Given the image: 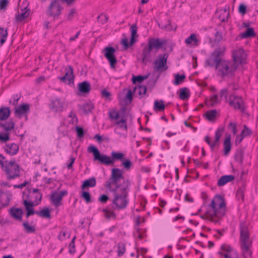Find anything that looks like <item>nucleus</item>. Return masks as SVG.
Returning <instances> with one entry per match:
<instances>
[{
  "mask_svg": "<svg viewBox=\"0 0 258 258\" xmlns=\"http://www.w3.org/2000/svg\"><path fill=\"white\" fill-rule=\"evenodd\" d=\"M211 102V106H214L215 104L219 103L220 101L218 99V97L217 94L212 96L210 99Z\"/></svg>",
  "mask_w": 258,
  "mask_h": 258,
  "instance_id": "obj_55",
  "label": "nucleus"
},
{
  "mask_svg": "<svg viewBox=\"0 0 258 258\" xmlns=\"http://www.w3.org/2000/svg\"><path fill=\"white\" fill-rule=\"evenodd\" d=\"M29 105L28 104L21 105L19 107L15 108V114L19 118H21L23 114L27 113L29 111Z\"/></svg>",
  "mask_w": 258,
  "mask_h": 258,
  "instance_id": "obj_20",
  "label": "nucleus"
},
{
  "mask_svg": "<svg viewBox=\"0 0 258 258\" xmlns=\"http://www.w3.org/2000/svg\"><path fill=\"white\" fill-rule=\"evenodd\" d=\"M78 90L76 94L78 96H85L88 94L91 90V85L88 81H84L77 85Z\"/></svg>",
  "mask_w": 258,
  "mask_h": 258,
  "instance_id": "obj_13",
  "label": "nucleus"
},
{
  "mask_svg": "<svg viewBox=\"0 0 258 258\" xmlns=\"http://www.w3.org/2000/svg\"><path fill=\"white\" fill-rule=\"evenodd\" d=\"M64 71V76L59 78L60 81L68 85L70 84L71 83H73L74 76L73 74V67L71 66H68L66 67Z\"/></svg>",
  "mask_w": 258,
  "mask_h": 258,
  "instance_id": "obj_12",
  "label": "nucleus"
},
{
  "mask_svg": "<svg viewBox=\"0 0 258 258\" xmlns=\"http://www.w3.org/2000/svg\"><path fill=\"white\" fill-rule=\"evenodd\" d=\"M2 169L5 172L8 180L14 179L20 176V166L15 160L6 161L5 165Z\"/></svg>",
  "mask_w": 258,
  "mask_h": 258,
  "instance_id": "obj_6",
  "label": "nucleus"
},
{
  "mask_svg": "<svg viewBox=\"0 0 258 258\" xmlns=\"http://www.w3.org/2000/svg\"><path fill=\"white\" fill-rule=\"evenodd\" d=\"M221 249L224 251L227 252V253H231L233 251H232V247L230 245L225 244L221 245Z\"/></svg>",
  "mask_w": 258,
  "mask_h": 258,
  "instance_id": "obj_62",
  "label": "nucleus"
},
{
  "mask_svg": "<svg viewBox=\"0 0 258 258\" xmlns=\"http://www.w3.org/2000/svg\"><path fill=\"white\" fill-rule=\"evenodd\" d=\"M235 179V176L232 175H226L222 176L218 180L217 185L222 186L227 183L232 181Z\"/></svg>",
  "mask_w": 258,
  "mask_h": 258,
  "instance_id": "obj_24",
  "label": "nucleus"
},
{
  "mask_svg": "<svg viewBox=\"0 0 258 258\" xmlns=\"http://www.w3.org/2000/svg\"><path fill=\"white\" fill-rule=\"evenodd\" d=\"M229 15V12L225 9L220 11V14L219 16V18L221 22H225L228 20V17Z\"/></svg>",
  "mask_w": 258,
  "mask_h": 258,
  "instance_id": "obj_47",
  "label": "nucleus"
},
{
  "mask_svg": "<svg viewBox=\"0 0 258 258\" xmlns=\"http://www.w3.org/2000/svg\"><path fill=\"white\" fill-rule=\"evenodd\" d=\"M101 95L102 98H104L106 101L111 100V93L106 90L104 89L101 91Z\"/></svg>",
  "mask_w": 258,
  "mask_h": 258,
  "instance_id": "obj_53",
  "label": "nucleus"
},
{
  "mask_svg": "<svg viewBox=\"0 0 258 258\" xmlns=\"http://www.w3.org/2000/svg\"><path fill=\"white\" fill-rule=\"evenodd\" d=\"M139 94L140 95H144L146 94L147 91V87L145 86L142 85L138 87Z\"/></svg>",
  "mask_w": 258,
  "mask_h": 258,
  "instance_id": "obj_64",
  "label": "nucleus"
},
{
  "mask_svg": "<svg viewBox=\"0 0 258 258\" xmlns=\"http://www.w3.org/2000/svg\"><path fill=\"white\" fill-rule=\"evenodd\" d=\"M75 237H74L73 239L72 240L71 242H70L69 244V253L70 254H74L75 252Z\"/></svg>",
  "mask_w": 258,
  "mask_h": 258,
  "instance_id": "obj_60",
  "label": "nucleus"
},
{
  "mask_svg": "<svg viewBox=\"0 0 258 258\" xmlns=\"http://www.w3.org/2000/svg\"><path fill=\"white\" fill-rule=\"evenodd\" d=\"M111 156L112 157V159H113L114 161L115 160H122L123 157V154L120 152H112Z\"/></svg>",
  "mask_w": 258,
  "mask_h": 258,
  "instance_id": "obj_54",
  "label": "nucleus"
},
{
  "mask_svg": "<svg viewBox=\"0 0 258 258\" xmlns=\"http://www.w3.org/2000/svg\"><path fill=\"white\" fill-rule=\"evenodd\" d=\"M131 186V182L128 179L124 180L123 185L119 188L114 189H109L112 191L113 199L112 203L117 209H124L128 203L127 198Z\"/></svg>",
  "mask_w": 258,
  "mask_h": 258,
  "instance_id": "obj_3",
  "label": "nucleus"
},
{
  "mask_svg": "<svg viewBox=\"0 0 258 258\" xmlns=\"http://www.w3.org/2000/svg\"><path fill=\"white\" fill-rule=\"evenodd\" d=\"M115 49L113 47H106L103 49L104 56L108 61L110 67L112 69H115L117 64V59L114 55Z\"/></svg>",
  "mask_w": 258,
  "mask_h": 258,
  "instance_id": "obj_10",
  "label": "nucleus"
},
{
  "mask_svg": "<svg viewBox=\"0 0 258 258\" xmlns=\"http://www.w3.org/2000/svg\"><path fill=\"white\" fill-rule=\"evenodd\" d=\"M224 146V154L227 156L231 149V136L228 135L226 136L223 143Z\"/></svg>",
  "mask_w": 258,
  "mask_h": 258,
  "instance_id": "obj_25",
  "label": "nucleus"
},
{
  "mask_svg": "<svg viewBox=\"0 0 258 258\" xmlns=\"http://www.w3.org/2000/svg\"><path fill=\"white\" fill-rule=\"evenodd\" d=\"M9 213L11 217L14 219L18 221H22L24 212L22 209L13 207L9 209Z\"/></svg>",
  "mask_w": 258,
  "mask_h": 258,
  "instance_id": "obj_16",
  "label": "nucleus"
},
{
  "mask_svg": "<svg viewBox=\"0 0 258 258\" xmlns=\"http://www.w3.org/2000/svg\"><path fill=\"white\" fill-rule=\"evenodd\" d=\"M209 206L212 210L207 212L206 219L218 223L225 214L226 204L224 198L219 195L215 196Z\"/></svg>",
  "mask_w": 258,
  "mask_h": 258,
  "instance_id": "obj_2",
  "label": "nucleus"
},
{
  "mask_svg": "<svg viewBox=\"0 0 258 258\" xmlns=\"http://www.w3.org/2000/svg\"><path fill=\"white\" fill-rule=\"evenodd\" d=\"M50 109L55 112H60L63 110V103L58 98L52 100L49 103Z\"/></svg>",
  "mask_w": 258,
  "mask_h": 258,
  "instance_id": "obj_15",
  "label": "nucleus"
},
{
  "mask_svg": "<svg viewBox=\"0 0 258 258\" xmlns=\"http://www.w3.org/2000/svg\"><path fill=\"white\" fill-rule=\"evenodd\" d=\"M11 114V110L8 107H2L0 108V120H7Z\"/></svg>",
  "mask_w": 258,
  "mask_h": 258,
  "instance_id": "obj_26",
  "label": "nucleus"
},
{
  "mask_svg": "<svg viewBox=\"0 0 258 258\" xmlns=\"http://www.w3.org/2000/svg\"><path fill=\"white\" fill-rule=\"evenodd\" d=\"M109 117L112 120L117 121L119 118V113L118 111L112 110L109 113Z\"/></svg>",
  "mask_w": 258,
  "mask_h": 258,
  "instance_id": "obj_50",
  "label": "nucleus"
},
{
  "mask_svg": "<svg viewBox=\"0 0 258 258\" xmlns=\"http://www.w3.org/2000/svg\"><path fill=\"white\" fill-rule=\"evenodd\" d=\"M125 251V245L123 243H119L117 244V255L121 256Z\"/></svg>",
  "mask_w": 258,
  "mask_h": 258,
  "instance_id": "obj_46",
  "label": "nucleus"
},
{
  "mask_svg": "<svg viewBox=\"0 0 258 258\" xmlns=\"http://www.w3.org/2000/svg\"><path fill=\"white\" fill-rule=\"evenodd\" d=\"M21 11V13L18 12L15 16V18L17 22L23 21L25 19H26L29 15V13L28 12V11H24L23 9H22Z\"/></svg>",
  "mask_w": 258,
  "mask_h": 258,
  "instance_id": "obj_31",
  "label": "nucleus"
},
{
  "mask_svg": "<svg viewBox=\"0 0 258 258\" xmlns=\"http://www.w3.org/2000/svg\"><path fill=\"white\" fill-rule=\"evenodd\" d=\"M245 190V184L243 183L242 186L239 188L236 192V197L238 200H244V193Z\"/></svg>",
  "mask_w": 258,
  "mask_h": 258,
  "instance_id": "obj_41",
  "label": "nucleus"
},
{
  "mask_svg": "<svg viewBox=\"0 0 258 258\" xmlns=\"http://www.w3.org/2000/svg\"><path fill=\"white\" fill-rule=\"evenodd\" d=\"M185 79V75L184 74L179 75L178 74H175L174 76V81L173 83L175 85H178L181 83L183 82Z\"/></svg>",
  "mask_w": 258,
  "mask_h": 258,
  "instance_id": "obj_39",
  "label": "nucleus"
},
{
  "mask_svg": "<svg viewBox=\"0 0 258 258\" xmlns=\"http://www.w3.org/2000/svg\"><path fill=\"white\" fill-rule=\"evenodd\" d=\"M108 19V16L105 14H101L98 16V22H100L102 24H103L107 22Z\"/></svg>",
  "mask_w": 258,
  "mask_h": 258,
  "instance_id": "obj_58",
  "label": "nucleus"
},
{
  "mask_svg": "<svg viewBox=\"0 0 258 258\" xmlns=\"http://www.w3.org/2000/svg\"><path fill=\"white\" fill-rule=\"evenodd\" d=\"M126 120L123 117H122L120 120L117 121L116 122V124H117L120 128L124 130L125 131L127 130V125L126 123Z\"/></svg>",
  "mask_w": 258,
  "mask_h": 258,
  "instance_id": "obj_48",
  "label": "nucleus"
},
{
  "mask_svg": "<svg viewBox=\"0 0 258 258\" xmlns=\"http://www.w3.org/2000/svg\"><path fill=\"white\" fill-rule=\"evenodd\" d=\"M30 196L32 199H34V203L35 205H38L40 203L42 195L39 191V189L37 188H34L32 192L30 194Z\"/></svg>",
  "mask_w": 258,
  "mask_h": 258,
  "instance_id": "obj_22",
  "label": "nucleus"
},
{
  "mask_svg": "<svg viewBox=\"0 0 258 258\" xmlns=\"http://www.w3.org/2000/svg\"><path fill=\"white\" fill-rule=\"evenodd\" d=\"M251 134V131L248 127H247L246 125H244V128L240 134L242 137L244 138L245 137L250 136Z\"/></svg>",
  "mask_w": 258,
  "mask_h": 258,
  "instance_id": "obj_52",
  "label": "nucleus"
},
{
  "mask_svg": "<svg viewBox=\"0 0 258 258\" xmlns=\"http://www.w3.org/2000/svg\"><path fill=\"white\" fill-rule=\"evenodd\" d=\"M192 42H194V44L196 46H198L199 45V40L197 38V36L196 34H191L188 37H187L185 40V43L186 44H191Z\"/></svg>",
  "mask_w": 258,
  "mask_h": 258,
  "instance_id": "obj_34",
  "label": "nucleus"
},
{
  "mask_svg": "<svg viewBox=\"0 0 258 258\" xmlns=\"http://www.w3.org/2000/svg\"><path fill=\"white\" fill-rule=\"evenodd\" d=\"M224 131V128L223 127H218L217 128L215 132V140L213 142L210 141V139L209 136H207L205 137V141L210 146L211 149L213 150L215 147L219 145V141Z\"/></svg>",
  "mask_w": 258,
  "mask_h": 258,
  "instance_id": "obj_11",
  "label": "nucleus"
},
{
  "mask_svg": "<svg viewBox=\"0 0 258 258\" xmlns=\"http://www.w3.org/2000/svg\"><path fill=\"white\" fill-rule=\"evenodd\" d=\"M179 98L182 100L187 99L190 96V93L187 88H182L180 90Z\"/></svg>",
  "mask_w": 258,
  "mask_h": 258,
  "instance_id": "obj_36",
  "label": "nucleus"
},
{
  "mask_svg": "<svg viewBox=\"0 0 258 258\" xmlns=\"http://www.w3.org/2000/svg\"><path fill=\"white\" fill-rule=\"evenodd\" d=\"M234 109L240 110L242 112H244L245 107L244 105V102L241 97L240 100H239V101L237 102L236 106H234Z\"/></svg>",
  "mask_w": 258,
  "mask_h": 258,
  "instance_id": "obj_49",
  "label": "nucleus"
},
{
  "mask_svg": "<svg viewBox=\"0 0 258 258\" xmlns=\"http://www.w3.org/2000/svg\"><path fill=\"white\" fill-rule=\"evenodd\" d=\"M241 248L243 258H252V252L250 249L251 242L249 240L248 227L245 223L240 225Z\"/></svg>",
  "mask_w": 258,
  "mask_h": 258,
  "instance_id": "obj_4",
  "label": "nucleus"
},
{
  "mask_svg": "<svg viewBox=\"0 0 258 258\" xmlns=\"http://www.w3.org/2000/svg\"><path fill=\"white\" fill-rule=\"evenodd\" d=\"M152 50L149 48L148 46H146L143 49L142 56V62H145L149 60L151 57V51Z\"/></svg>",
  "mask_w": 258,
  "mask_h": 258,
  "instance_id": "obj_30",
  "label": "nucleus"
},
{
  "mask_svg": "<svg viewBox=\"0 0 258 258\" xmlns=\"http://www.w3.org/2000/svg\"><path fill=\"white\" fill-rule=\"evenodd\" d=\"M154 110L156 112H162L163 111L165 108V105L164 103V101L162 100H156L154 101Z\"/></svg>",
  "mask_w": 258,
  "mask_h": 258,
  "instance_id": "obj_29",
  "label": "nucleus"
},
{
  "mask_svg": "<svg viewBox=\"0 0 258 258\" xmlns=\"http://www.w3.org/2000/svg\"><path fill=\"white\" fill-rule=\"evenodd\" d=\"M232 61L237 64L238 68L239 65L245 63L246 54L243 49L241 47L236 48L232 52Z\"/></svg>",
  "mask_w": 258,
  "mask_h": 258,
  "instance_id": "obj_9",
  "label": "nucleus"
},
{
  "mask_svg": "<svg viewBox=\"0 0 258 258\" xmlns=\"http://www.w3.org/2000/svg\"><path fill=\"white\" fill-rule=\"evenodd\" d=\"M9 140L10 135L8 133L0 134V142L5 143Z\"/></svg>",
  "mask_w": 258,
  "mask_h": 258,
  "instance_id": "obj_56",
  "label": "nucleus"
},
{
  "mask_svg": "<svg viewBox=\"0 0 258 258\" xmlns=\"http://www.w3.org/2000/svg\"><path fill=\"white\" fill-rule=\"evenodd\" d=\"M255 35V34L252 28H248L245 32L241 34V38H249Z\"/></svg>",
  "mask_w": 258,
  "mask_h": 258,
  "instance_id": "obj_40",
  "label": "nucleus"
},
{
  "mask_svg": "<svg viewBox=\"0 0 258 258\" xmlns=\"http://www.w3.org/2000/svg\"><path fill=\"white\" fill-rule=\"evenodd\" d=\"M218 253L224 257V258H239V255L236 251H233L231 253H223L221 251H219Z\"/></svg>",
  "mask_w": 258,
  "mask_h": 258,
  "instance_id": "obj_42",
  "label": "nucleus"
},
{
  "mask_svg": "<svg viewBox=\"0 0 258 258\" xmlns=\"http://www.w3.org/2000/svg\"><path fill=\"white\" fill-rule=\"evenodd\" d=\"M235 160L238 163L242 164L243 160V151L241 150L237 151L235 156Z\"/></svg>",
  "mask_w": 258,
  "mask_h": 258,
  "instance_id": "obj_45",
  "label": "nucleus"
},
{
  "mask_svg": "<svg viewBox=\"0 0 258 258\" xmlns=\"http://www.w3.org/2000/svg\"><path fill=\"white\" fill-rule=\"evenodd\" d=\"M148 78V76H133L132 78V81L133 84H136V82H142L143 80H146Z\"/></svg>",
  "mask_w": 258,
  "mask_h": 258,
  "instance_id": "obj_51",
  "label": "nucleus"
},
{
  "mask_svg": "<svg viewBox=\"0 0 258 258\" xmlns=\"http://www.w3.org/2000/svg\"><path fill=\"white\" fill-rule=\"evenodd\" d=\"M88 151L89 153H92L94 155V160H97V148L94 146H89L88 148Z\"/></svg>",
  "mask_w": 258,
  "mask_h": 258,
  "instance_id": "obj_57",
  "label": "nucleus"
},
{
  "mask_svg": "<svg viewBox=\"0 0 258 258\" xmlns=\"http://www.w3.org/2000/svg\"><path fill=\"white\" fill-rule=\"evenodd\" d=\"M78 107L80 111L85 114L88 113L89 112L91 111L92 109L93 108L92 105L90 104L79 105H78Z\"/></svg>",
  "mask_w": 258,
  "mask_h": 258,
  "instance_id": "obj_35",
  "label": "nucleus"
},
{
  "mask_svg": "<svg viewBox=\"0 0 258 258\" xmlns=\"http://www.w3.org/2000/svg\"><path fill=\"white\" fill-rule=\"evenodd\" d=\"M130 29L131 31L130 45H132L136 41L135 38L138 36L137 34L138 28L136 24H133L131 26Z\"/></svg>",
  "mask_w": 258,
  "mask_h": 258,
  "instance_id": "obj_32",
  "label": "nucleus"
},
{
  "mask_svg": "<svg viewBox=\"0 0 258 258\" xmlns=\"http://www.w3.org/2000/svg\"><path fill=\"white\" fill-rule=\"evenodd\" d=\"M168 57L167 53L158 55L153 62L154 71L160 73L166 71L168 68L167 65Z\"/></svg>",
  "mask_w": 258,
  "mask_h": 258,
  "instance_id": "obj_7",
  "label": "nucleus"
},
{
  "mask_svg": "<svg viewBox=\"0 0 258 258\" xmlns=\"http://www.w3.org/2000/svg\"><path fill=\"white\" fill-rule=\"evenodd\" d=\"M76 130L78 138H82L84 135V131L83 127L80 126H76Z\"/></svg>",
  "mask_w": 258,
  "mask_h": 258,
  "instance_id": "obj_61",
  "label": "nucleus"
},
{
  "mask_svg": "<svg viewBox=\"0 0 258 258\" xmlns=\"http://www.w3.org/2000/svg\"><path fill=\"white\" fill-rule=\"evenodd\" d=\"M225 51V46L217 48L206 60V66L210 67L215 66L217 75L222 78H233L238 69L237 64L231 60L222 58Z\"/></svg>",
  "mask_w": 258,
  "mask_h": 258,
  "instance_id": "obj_1",
  "label": "nucleus"
},
{
  "mask_svg": "<svg viewBox=\"0 0 258 258\" xmlns=\"http://www.w3.org/2000/svg\"><path fill=\"white\" fill-rule=\"evenodd\" d=\"M50 200L51 203L55 207H58L61 206L62 204L61 201L62 199L61 198V196L57 192H54L51 195Z\"/></svg>",
  "mask_w": 258,
  "mask_h": 258,
  "instance_id": "obj_23",
  "label": "nucleus"
},
{
  "mask_svg": "<svg viewBox=\"0 0 258 258\" xmlns=\"http://www.w3.org/2000/svg\"><path fill=\"white\" fill-rule=\"evenodd\" d=\"M217 112L215 109L210 110L207 111L205 114L204 116L209 121H214L216 117Z\"/></svg>",
  "mask_w": 258,
  "mask_h": 258,
  "instance_id": "obj_33",
  "label": "nucleus"
},
{
  "mask_svg": "<svg viewBox=\"0 0 258 258\" xmlns=\"http://www.w3.org/2000/svg\"><path fill=\"white\" fill-rule=\"evenodd\" d=\"M32 222L30 223L28 220H25L23 223L22 226L24 228V230L26 233H33L36 231L35 226L34 225H31L32 224Z\"/></svg>",
  "mask_w": 258,
  "mask_h": 258,
  "instance_id": "obj_27",
  "label": "nucleus"
},
{
  "mask_svg": "<svg viewBox=\"0 0 258 258\" xmlns=\"http://www.w3.org/2000/svg\"><path fill=\"white\" fill-rule=\"evenodd\" d=\"M19 147L15 143L8 144L6 145L5 151L8 154L14 156L17 154L19 151Z\"/></svg>",
  "mask_w": 258,
  "mask_h": 258,
  "instance_id": "obj_19",
  "label": "nucleus"
},
{
  "mask_svg": "<svg viewBox=\"0 0 258 258\" xmlns=\"http://www.w3.org/2000/svg\"><path fill=\"white\" fill-rule=\"evenodd\" d=\"M96 184V180L95 177H91L88 179L84 181L81 185L82 190H89V187L95 186Z\"/></svg>",
  "mask_w": 258,
  "mask_h": 258,
  "instance_id": "obj_21",
  "label": "nucleus"
},
{
  "mask_svg": "<svg viewBox=\"0 0 258 258\" xmlns=\"http://www.w3.org/2000/svg\"><path fill=\"white\" fill-rule=\"evenodd\" d=\"M98 161L103 165L107 166L113 165L114 161L113 159L104 154H101L100 152L98 150Z\"/></svg>",
  "mask_w": 258,
  "mask_h": 258,
  "instance_id": "obj_18",
  "label": "nucleus"
},
{
  "mask_svg": "<svg viewBox=\"0 0 258 258\" xmlns=\"http://www.w3.org/2000/svg\"><path fill=\"white\" fill-rule=\"evenodd\" d=\"M8 37V30L0 27V43L3 45L6 41Z\"/></svg>",
  "mask_w": 258,
  "mask_h": 258,
  "instance_id": "obj_38",
  "label": "nucleus"
},
{
  "mask_svg": "<svg viewBox=\"0 0 258 258\" xmlns=\"http://www.w3.org/2000/svg\"><path fill=\"white\" fill-rule=\"evenodd\" d=\"M241 98V97L235 96L233 95H230L229 96V105L234 108V106H236L237 102L239 101V100Z\"/></svg>",
  "mask_w": 258,
  "mask_h": 258,
  "instance_id": "obj_44",
  "label": "nucleus"
},
{
  "mask_svg": "<svg viewBox=\"0 0 258 258\" xmlns=\"http://www.w3.org/2000/svg\"><path fill=\"white\" fill-rule=\"evenodd\" d=\"M238 12L242 15H244L246 13V6L243 4H240L238 7Z\"/></svg>",
  "mask_w": 258,
  "mask_h": 258,
  "instance_id": "obj_63",
  "label": "nucleus"
},
{
  "mask_svg": "<svg viewBox=\"0 0 258 258\" xmlns=\"http://www.w3.org/2000/svg\"><path fill=\"white\" fill-rule=\"evenodd\" d=\"M167 41L165 39L160 40L158 38H151L148 41V46L151 50L153 49H158L165 44Z\"/></svg>",
  "mask_w": 258,
  "mask_h": 258,
  "instance_id": "obj_14",
  "label": "nucleus"
},
{
  "mask_svg": "<svg viewBox=\"0 0 258 258\" xmlns=\"http://www.w3.org/2000/svg\"><path fill=\"white\" fill-rule=\"evenodd\" d=\"M81 197L87 203L92 202L91 195L87 190H82Z\"/></svg>",
  "mask_w": 258,
  "mask_h": 258,
  "instance_id": "obj_43",
  "label": "nucleus"
},
{
  "mask_svg": "<svg viewBox=\"0 0 258 258\" xmlns=\"http://www.w3.org/2000/svg\"><path fill=\"white\" fill-rule=\"evenodd\" d=\"M23 204L26 211V217L27 218L34 214L37 215L38 211H34L33 208L34 206H36L34 202L25 200H24Z\"/></svg>",
  "mask_w": 258,
  "mask_h": 258,
  "instance_id": "obj_17",
  "label": "nucleus"
},
{
  "mask_svg": "<svg viewBox=\"0 0 258 258\" xmlns=\"http://www.w3.org/2000/svg\"><path fill=\"white\" fill-rule=\"evenodd\" d=\"M15 123L12 120H9L5 123L0 122V127L3 128L4 131L7 133L14 128Z\"/></svg>",
  "mask_w": 258,
  "mask_h": 258,
  "instance_id": "obj_28",
  "label": "nucleus"
},
{
  "mask_svg": "<svg viewBox=\"0 0 258 258\" xmlns=\"http://www.w3.org/2000/svg\"><path fill=\"white\" fill-rule=\"evenodd\" d=\"M62 9L59 0H52L47 8L46 15L55 19L61 14Z\"/></svg>",
  "mask_w": 258,
  "mask_h": 258,
  "instance_id": "obj_8",
  "label": "nucleus"
},
{
  "mask_svg": "<svg viewBox=\"0 0 258 258\" xmlns=\"http://www.w3.org/2000/svg\"><path fill=\"white\" fill-rule=\"evenodd\" d=\"M37 215L40 217L50 219L51 216L50 211L48 208H45L40 211H38Z\"/></svg>",
  "mask_w": 258,
  "mask_h": 258,
  "instance_id": "obj_37",
  "label": "nucleus"
},
{
  "mask_svg": "<svg viewBox=\"0 0 258 258\" xmlns=\"http://www.w3.org/2000/svg\"><path fill=\"white\" fill-rule=\"evenodd\" d=\"M122 164L126 170H129L132 166V162L128 159L124 160L122 162Z\"/></svg>",
  "mask_w": 258,
  "mask_h": 258,
  "instance_id": "obj_59",
  "label": "nucleus"
},
{
  "mask_svg": "<svg viewBox=\"0 0 258 258\" xmlns=\"http://www.w3.org/2000/svg\"><path fill=\"white\" fill-rule=\"evenodd\" d=\"M124 179L123 171L119 168H112L111 176L106 183V186L109 189H114L120 187L123 185Z\"/></svg>",
  "mask_w": 258,
  "mask_h": 258,
  "instance_id": "obj_5",
  "label": "nucleus"
}]
</instances>
